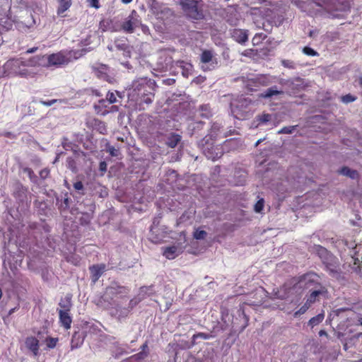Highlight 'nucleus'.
Instances as JSON below:
<instances>
[{
	"mask_svg": "<svg viewBox=\"0 0 362 362\" xmlns=\"http://www.w3.org/2000/svg\"><path fill=\"white\" fill-rule=\"evenodd\" d=\"M74 188L77 190H83V184L81 181H77L74 183Z\"/></svg>",
	"mask_w": 362,
	"mask_h": 362,
	"instance_id": "nucleus-51",
	"label": "nucleus"
},
{
	"mask_svg": "<svg viewBox=\"0 0 362 362\" xmlns=\"http://www.w3.org/2000/svg\"><path fill=\"white\" fill-rule=\"evenodd\" d=\"M281 65L286 68L288 69H294L295 68V63L292 60L289 59H283L281 62Z\"/></svg>",
	"mask_w": 362,
	"mask_h": 362,
	"instance_id": "nucleus-39",
	"label": "nucleus"
},
{
	"mask_svg": "<svg viewBox=\"0 0 362 362\" xmlns=\"http://www.w3.org/2000/svg\"><path fill=\"white\" fill-rule=\"evenodd\" d=\"M105 269V264H93L89 267L91 278L93 281H96L103 274Z\"/></svg>",
	"mask_w": 362,
	"mask_h": 362,
	"instance_id": "nucleus-14",
	"label": "nucleus"
},
{
	"mask_svg": "<svg viewBox=\"0 0 362 362\" xmlns=\"http://www.w3.org/2000/svg\"><path fill=\"white\" fill-rule=\"evenodd\" d=\"M316 251L329 275L339 279L341 277V271L338 259L320 245L317 246Z\"/></svg>",
	"mask_w": 362,
	"mask_h": 362,
	"instance_id": "nucleus-2",
	"label": "nucleus"
},
{
	"mask_svg": "<svg viewBox=\"0 0 362 362\" xmlns=\"http://www.w3.org/2000/svg\"><path fill=\"white\" fill-rule=\"evenodd\" d=\"M312 304H313L312 303L309 302V300H308L306 299V301H305V303L303 305V306L305 308V310H308L310 308V307L311 306V305H312Z\"/></svg>",
	"mask_w": 362,
	"mask_h": 362,
	"instance_id": "nucleus-58",
	"label": "nucleus"
},
{
	"mask_svg": "<svg viewBox=\"0 0 362 362\" xmlns=\"http://www.w3.org/2000/svg\"><path fill=\"white\" fill-rule=\"evenodd\" d=\"M67 261L75 266H78L80 264L81 258L78 255H71V257L67 258Z\"/></svg>",
	"mask_w": 362,
	"mask_h": 362,
	"instance_id": "nucleus-41",
	"label": "nucleus"
},
{
	"mask_svg": "<svg viewBox=\"0 0 362 362\" xmlns=\"http://www.w3.org/2000/svg\"><path fill=\"white\" fill-rule=\"evenodd\" d=\"M272 119V115L269 113H263L262 115H258L256 117V120L259 122V124H264L267 122H269Z\"/></svg>",
	"mask_w": 362,
	"mask_h": 362,
	"instance_id": "nucleus-30",
	"label": "nucleus"
},
{
	"mask_svg": "<svg viewBox=\"0 0 362 362\" xmlns=\"http://www.w3.org/2000/svg\"><path fill=\"white\" fill-rule=\"evenodd\" d=\"M148 354L146 352L141 351L136 354H134L132 356V358H134L135 359H144L147 356Z\"/></svg>",
	"mask_w": 362,
	"mask_h": 362,
	"instance_id": "nucleus-50",
	"label": "nucleus"
},
{
	"mask_svg": "<svg viewBox=\"0 0 362 362\" xmlns=\"http://www.w3.org/2000/svg\"><path fill=\"white\" fill-rule=\"evenodd\" d=\"M23 173H26L28 175V177L32 182H33V183L37 182V177L35 174L34 171L30 168H28V167L23 168Z\"/></svg>",
	"mask_w": 362,
	"mask_h": 362,
	"instance_id": "nucleus-29",
	"label": "nucleus"
},
{
	"mask_svg": "<svg viewBox=\"0 0 362 362\" xmlns=\"http://www.w3.org/2000/svg\"><path fill=\"white\" fill-rule=\"evenodd\" d=\"M95 128L100 134H105L107 133V127L105 123L99 119L94 120Z\"/></svg>",
	"mask_w": 362,
	"mask_h": 362,
	"instance_id": "nucleus-26",
	"label": "nucleus"
},
{
	"mask_svg": "<svg viewBox=\"0 0 362 362\" xmlns=\"http://www.w3.org/2000/svg\"><path fill=\"white\" fill-rule=\"evenodd\" d=\"M45 341L48 348L53 349L57 346L58 338L47 337Z\"/></svg>",
	"mask_w": 362,
	"mask_h": 362,
	"instance_id": "nucleus-35",
	"label": "nucleus"
},
{
	"mask_svg": "<svg viewBox=\"0 0 362 362\" xmlns=\"http://www.w3.org/2000/svg\"><path fill=\"white\" fill-rule=\"evenodd\" d=\"M312 304H313L312 303L309 302V300H308L306 299V301H305V303L303 305V306L305 308V310H308L310 308V307L311 306V305H312Z\"/></svg>",
	"mask_w": 362,
	"mask_h": 362,
	"instance_id": "nucleus-57",
	"label": "nucleus"
},
{
	"mask_svg": "<svg viewBox=\"0 0 362 362\" xmlns=\"http://www.w3.org/2000/svg\"><path fill=\"white\" fill-rule=\"evenodd\" d=\"M59 322L66 329L71 328L72 322L71 317L70 316L69 312H65L64 310H58Z\"/></svg>",
	"mask_w": 362,
	"mask_h": 362,
	"instance_id": "nucleus-15",
	"label": "nucleus"
},
{
	"mask_svg": "<svg viewBox=\"0 0 362 362\" xmlns=\"http://www.w3.org/2000/svg\"><path fill=\"white\" fill-rule=\"evenodd\" d=\"M129 293V289L127 286H108L102 296V299L104 301H107L110 305H115L117 299L127 298Z\"/></svg>",
	"mask_w": 362,
	"mask_h": 362,
	"instance_id": "nucleus-5",
	"label": "nucleus"
},
{
	"mask_svg": "<svg viewBox=\"0 0 362 362\" xmlns=\"http://www.w3.org/2000/svg\"><path fill=\"white\" fill-rule=\"evenodd\" d=\"M7 21H8V18H6V21H4V23L7 24V25H4V27H6V28H7L8 29L9 27L12 26V24L11 23H7Z\"/></svg>",
	"mask_w": 362,
	"mask_h": 362,
	"instance_id": "nucleus-64",
	"label": "nucleus"
},
{
	"mask_svg": "<svg viewBox=\"0 0 362 362\" xmlns=\"http://www.w3.org/2000/svg\"><path fill=\"white\" fill-rule=\"evenodd\" d=\"M256 83H257V82H256V81H255V80L249 81H248V83H247V88H248L249 90H253V88H250V86H252V84H255Z\"/></svg>",
	"mask_w": 362,
	"mask_h": 362,
	"instance_id": "nucleus-56",
	"label": "nucleus"
},
{
	"mask_svg": "<svg viewBox=\"0 0 362 362\" xmlns=\"http://www.w3.org/2000/svg\"><path fill=\"white\" fill-rule=\"evenodd\" d=\"M317 277L315 274H306L300 277L298 283H305V285L307 288H308L310 285H314L315 290L310 292V293L307 296V300L309 302L314 303L317 300V297L320 295H322L327 292L325 287L322 286V284L317 282L315 278Z\"/></svg>",
	"mask_w": 362,
	"mask_h": 362,
	"instance_id": "nucleus-4",
	"label": "nucleus"
},
{
	"mask_svg": "<svg viewBox=\"0 0 362 362\" xmlns=\"http://www.w3.org/2000/svg\"><path fill=\"white\" fill-rule=\"evenodd\" d=\"M148 349V345H147V342L144 343L142 346H141V349H142V351L145 352V350Z\"/></svg>",
	"mask_w": 362,
	"mask_h": 362,
	"instance_id": "nucleus-62",
	"label": "nucleus"
},
{
	"mask_svg": "<svg viewBox=\"0 0 362 362\" xmlns=\"http://www.w3.org/2000/svg\"><path fill=\"white\" fill-rule=\"evenodd\" d=\"M359 262H360V259L358 257L354 258V264L355 265L358 264V267L359 269V272L362 275V260H361V264H360Z\"/></svg>",
	"mask_w": 362,
	"mask_h": 362,
	"instance_id": "nucleus-53",
	"label": "nucleus"
},
{
	"mask_svg": "<svg viewBox=\"0 0 362 362\" xmlns=\"http://www.w3.org/2000/svg\"><path fill=\"white\" fill-rule=\"evenodd\" d=\"M107 151L109 152L110 155L112 157H118L120 154L119 150L116 149L114 146L108 145Z\"/></svg>",
	"mask_w": 362,
	"mask_h": 362,
	"instance_id": "nucleus-37",
	"label": "nucleus"
},
{
	"mask_svg": "<svg viewBox=\"0 0 362 362\" xmlns=\"http://www.w3.org/2000/svg\"><path fill=\"white\" fill-rule=\"evenodd\" d=\"M182 136L175 133H172L167 138L166 144L170 148H175L180 142Z\"/></svg>",
	"mask_w": 362,
	"mask_h": 362,
	"instance_id": "nucleus-20",
	"label": "nucleus"
},
{
	"mask_svg": "<svg viewBox=\"0 0 362 362\" xmlns=\"http://www.w3.org/2000/svg\"><path fill=\"white\" fill-rule=\"evenodd\" d=\"M180 5L186 16L192 20H202L204 18L202 1L196 0H181Z\"/></svg>",
	"mask_w": 362,
	"mask_h": 362,
	"instance_id": "nucleus-3",
	"label": "nucleus"
},
{
	"mask_svg": "<svg viewBox=\"0 0 362 362\" xmlns=\"http://www.w3.org/2000/svg\"><path fill=\"white\" fill-rule=\"evenodd\" d=\"M5 16H6V11L4 12V15L0 13V24L4 23L3 20L5 18V17H4Z\"/></svg>",
	"mask_w": 362,
	"mask_h": 362,
	"instance_id": "nucleus-60",
	"label": "nucleus"
},
{
	"mask_svg": "<svg viewBox=\"0 0 362 362\" xmlns=\"http://www.w3.org/2000/svg\"><path fill=\"white\" fill-rule=\"evenodd\" d=\"M213 57H214V54H213L212 51L205 49L202 52L200 59H201V62L204 64L211 62L210 65L212 66V68H211V69H214L218 64L217 60L216 59H214ZM202 69L204 71L211 70V69L205 68L204 66H202Z\"/></svg>",
	"mask_w": 362,
	"mask_h": 362,
	"instance_id": "nucleus-11",
	"label": "nucleus"
},
{
	"mask_svg": "<svg viewBox=\"0 0 362 362\" xmlns=\"http://www.w3.org/2000/svg\"><path fill=\"white\" fill-rule=\"evenodd\" d=\"M72 53L76 54V52L62 50L57 53L47 55V67L56 66L59 67L63 65L68 64L71 62Z\"/></svg>",
	"mask_w": 362,
	"mask_h": 362,
	"instance_id": "nucleus-7",
	"label": "nucleus"
},
{
	"mask_svg": "<svg viewBox=\"0 0 362 362\" xmlns=\"http://www.w3.org/2000/svg\"><path fill=\"white\" fill-rule=\"evenodd\" d=\"M141 103H146L147 105L151 104L153 102L154 98V93L147 94V95L138 96Z\"/></svg>",
	"mask_w": 362,
	"mask_h": 362,
	"instance_id": "nucleus-33",
	"label": "nucleus"
},
{
	"mask_svg": "<svg viewBox=\"0 0 362 362\" xmlns=\"http://www.w3.org/2000/svg\"><path fill=\"white\" fill-rule=\"evenodd\" d=\"M44 56H35L29 58L27 60L23 61V63L26 66L27 69L29 67H35L40 65V61Z\"/></svg>",
	"mask_w": 362,
	"mask_h": 362,
	"instance_id": "nucleus-22",
	"label": "nucleus"
},
{
	"mask_svg": "<svg viewBox=\"0 0 362 362\" xmlns=\"http://www.w3.org/2000/svg\"><path fill=\"white\" fill-rule=\"evenodd\" d=\"M200 109H201L202 111H206V113L205 115V116L206 117H208L209 116V115H211L210 114V111H209V106L208 105H202L200 107Z\"/></svg>",
	"mask_w": 362,
	"mask_h": 362,
	"instance_id": "nucleus-52",
	"label": "nucleus"
},
{
	"mask_svg": "<svg viewBox=\"0 0 362 362\" xmlns=\"http://www.w3.org/2000/svg\"><path fill=\"white\" fill-rule=\"evenodd\" d=\"M86 1L90 7L94 8L95 9H98L100 7L99 0H86Z\"/></svg>",
	"mask_w": 362,
	"mask_h": 362,
	"instance_id": "nucleus-44",
	"label": "nucleus"
},
{
	"mask_svg": "<svg viewBox=\"0 0 362 362\" xmlns=\"http://www.w3.org/2000/svg\"><path fill=\"white\" fill-rule=\"evenodd\" d=\"M92 70L97 78L110 82L109 76L110 68L107 65L103 64H97L92 66Z\"/></svg>",
	"mask_w": 362,
	"mask_h": 362,
	"instance_id": "nucleus-10",
	"label": "nucleus"
},
{
	"mask_svg": "<svg viewBox=\"0 0 362 362\" xmlns=\"http://www.w3.org/2000/svg\"><path fill=\"white\" fill-rule=\"evenodd\" d=\"M319 335L320 337H322V336H327V333L326 332V331L322 329L319 332Z\"/></svg>",
	"mask_w": 362,
	"mask_h": 362,
	"instance_id": "nucleus-61",
	"label": "nucleus"
},
{
	"mask_svg": "<svg viewBox=\"0 0 362 362\" xmlns=\"http://www.w3.org/2000/svg\"><path fill=\"white\" fill-rule=\"evenodd\" d=\"M303 52L305 54L308 55V56L315 57V56H318L319 55L317 52H316L315 50H314L313 49H312L310 47H305L303 49Z\"/></svg>",
	"mask_w": 362,
	"mask_h": 362,
	"instance_id": "nucleus-38",
	"label": "nucleus"
},
{
	"mask_svg": "<svg viewBox=\"0 0 362 362\" xmlns=\"http://www.w3.org/2000/svg\"><path fill=\"white\" fill-rule=\"evenodd\" d=\"M49 170L45 168L40 171L39 175L41 179L45 180L49 175Z\"/></svg>",
	"mask_w": 362,
	"mask_h": 362,
	"instance_id": "nucleus-46",
	"label": "nucleus"
},
{
	"mask_svg": "<svg viewBox=\"0 0 362 362\" xmlns=\"http://www.w3.org/2000/svg\"><path fill=\"white\" fill-rule=\"evenodd\" d=\"M141 25V18L135 10H133L121 25L122 30L127 33H133L136 28Z\"/></svg>",
	"mask_w": 362,
	"mask_h": 362,
	"instance_id": "nucleus-8",
	"label": "nucleus"
},
{
	"mask_svg": "<svg viewBox=\"0 0 362 362\" xmlns=\"http://www.w3.org/2000/svg\"><path fill=\"white\" fill-rule=\"evenodd\" d=\"M339 173L346 176L352 180H358L360 174L356 170H353L347 166H343L339 170Z\"/></svg>",
	"mask_w": 362,
	"mask_h": 362,
	"instance_id": "nucleus-17",
	"label": "nucleus"
},
{
	"mask_svg": "<svg viewBox=\"0 0 362 362\" xmlns=\"http://www.w3.org/2000/svg\"><path fill=\"white\" fill-rule=\"evenodd\" d=\"M242 54L245 57H254L257 54V50L253 49H245Z\"/></svg>",
	"mask_w": 362,
	"mask_h": 362,
	"instance_id": "nucleus-42",
	"label": "nucleus"
},
{
	"mask_svg": "<svg viewBox=\"0 0 362 362\" xmlns=\"http://www.w3.org/2000/svg\"><path fill=\"white\" fill-rule=\"evenodd\" d=\"M28 191V189L23 186L21 184H18L16 186V190L13 192V196L16 198H20L23 195H25L26 192Z\"/></svg>",
	"mask_w": 362,
	"mask_h": 362,
	"instance_id": "nucleus-25",
	"label": "nucleus"
},
{
	"mask_svg": "<svg viewBox=\"0 0 362 362\" xmlns=\"http://www.w3.org/2000/svg\"><path fill=\"white\" fill-rule=\"evenodd\" d=\"M282 93V91L278 90L276 86L267 88L261 93L260 97L263 98H269L274 95H278Z\"/></svg>",
	"mask_w": 362,
	"mask_h": 362,
	"instance_id": "nucleus-23",
	"label": "nucleus"
},
{
	"mask_svg": "<svg viewBox=\"0 0 362 362\" xmlns=\"http://www.w3.org/2000/svg\"><path fill=\"white\" fill-rule=\"evenodd\" d=\"M58 101V100L57 99H52V100H40V103H41L42 105H45V106H51L54 104H55Z\"/></svg>",
	"mask_w": 362,
	"mask_h": 362,
	"instance_id": "nucleus-48",
	"label": "nucleus"
},
{
	"mask_svg": "<svg viewBox=\"0 0 362 362\" xmlns=\"http://www.w3.org/2000/svg\"><path fill=\"white\" fill-rule=\"evenodd\" d=\"M323 319H324V315L323 314H318L317 315L312 317L309 320L308 325L311 327H313L319 325L321 322H322Z\"/></svg>",
	"mask_w": 362,
	"mask_h": 362,
	"instance_id": "nucleus-28",
	"label": "nucleus"
},
{
	"mask_svg": "<svg viewBox=\"0 0 362 362\" xmlns=\"http://www.w3.org/2000/svg\"><path fill=\"white\" fill-rule=\"evenodd\" d=\"M207 236V233L204 230L197 228L193 233V237L196 240H204Z\"/></svg>",
	"mask_w": 362,
	"mask_h": 362,
	"instance_id": "nucleus-31",
	"label": "nucleus"
},
{
	"mask_svg": "<svg viewBox=\"0 0 362 362\" xmlns=\"http://www.w3.org/2000/svg\"><path fill=\"white\" fill-rule=\"evenodd\" d=\"M25 346L32 351L35 356L39 354V341L35 337H28L25 341Z\"/></svg>",
	"mask_w": 362,
	"mask_h": 362,
	"instance_id": "nucleus-13",
	"label": "nucleus"
},
{
	"mask_svg": "<svg viewBox=\"0 0 362 362\" xmlns=\"http://www.w3.org/2000/svg\"><path fill=\"white\" fill-rule=\"evenodd\" d=\"M134 92L137 96L153 94V83L147 78H141L135 81L133 83Z\"/></svg>",
	"mask_w": 362,
	"mask_h": 362,
	"instance_id": "nucleus-9",
	"label": "nucleus"
},
{
	"mask_svg": "<svg viewBox=\"0 0 362 362\" xmlns=\"http://www.w3.org/2000/svg\"><path fill=\"white\" fill-rule=\"evenodd\" d=\"M217 149L214 146H211L210 147L204 148L203 152L208 159L215 160L220 157V153L216 152Z\"/></svg>",
	"mask_w": 362,
	"mask_h": 362,
	"instance_id": "nucleus-19",
	"label": "nucleus"
},
{
	"mask_svg": "<svg viewBox=\"0 0 362 362\" xmlns=\"http://www.w3.org/2000/svg\"><path fill=\"white\" fill-rule=\"evenodd\" d=\"M117 47L119 49H125V45L124 44H122V45H116Z\"/></svg>",
	"mask_w": 362,
	"mask_h": 362,
	"instance_id": "nucleus-63",
	"label": "nucleus"
},
{
	"mask_svg": "<svg viewBox=\"0 0 362 362\" xmlns=\"http://www.w3.org/2000/svg\"><path fill=\"white\" fill-rule=\"evenodd\" d=\"M163 255L168 259H175L178 255L177 247L173 245L165 247L163 252Z\"/></svg>",
	"mask_w": 362,
	"mask_h": 362,
	"instance_id": "nucleus-21",
	"label": "nucleus"
},
{
	"mask_svg": "<svg viewBox=\"0 0 362 362\" xmlns=\"http://www.w3.org/2000/svg\"><path fill=\"white\" fill-rule=\"evenodd\" d=\"M264 199H260L257 202V203L255 204L254 209L256 212L259 213L262 211V210L264 208Z\"/></svg>",
	"mask_w": 362,
	"mask_h": 362,
	"instance_id": "nucleus-40",
	"label": "nucleus"
},
{
	"mask_svg": "<svg viewBox=\"0 0 362 362\" xmlns=\"http://www.w3.org/2000/svg\"><path fill=\"white\" fill-rule=\"evenodd\" d=\"M267 35L263 33H256L252 40L253 45H258L267 38Z\"/></svg>",
	"mask_w": 362,
	"mask_h": 362,
	"instance_id": "nucleus-27",
	"label": "nucleus"
},
{
	"mask_svg": "<svg viewBox=\"0 0 362 362\" xmlns=\"http://www.w3.org/2000/svg\"><path fill=\"white\" fill-rule=\"evenodd\" d=\"M357 99V97L350 93L342 95L340 98L343 103L348 104L354 102Z\"/></svg>",
	"mask_w": 362,
	"mask_h": 362,
	"instance_id": "nucleus-32",
	"label": "nucleus"
},
{
	"mask_svg": "<svg viewBox=\"0 0 362 362\" xmlns=\"http://www.w3.org/2000/svg\"><path fill=\"white\" fill-rule=\"evenodd\" d=\"M307 310L302 305L300 309H298L297 311H296L293 314L294 317H298L300 315L305 313Z\"/></svg>",
	"mask_w": 362,
	"mask_h": 362,
	"instance_id": "nucleus-49",
	"label": "nucleus"
},
{
	"mask_svg": "<svg viewBox=\"0 0 362 362\" xmlns=\"http://www.w3.org/2000/svg\"><path fill=\"white\" fill-rule=\"evenodd\" d=\"M100 170L101 171H106L107 170V164L105 161H102L100 163Z\"/></svg>",
	"mask_w": 362,
	"mask_h": 362,
	"instance_id": "nucleus-55",
	"label": "nucleus"
},
{
	"mask_svg": "<svg viewBox=\"0 0 362 362\" xmlns=\"http://www.w3.org/2000/svg\"><path fill=\"white\" fill-rule=\"evenodd\" d=\"M107 100L109 104H112L117 102V98L112 92H108L107 94Z\"/></svg>",
	"mask_w": 362,
	"mask_h": 362,
	"instance_id": "nucleus-45",
	"label": "nucleus"
},
{
	"mask_svg": "<svg viewBox=\"0 0 362 362\" xmlns=\"http://www.w3.org/2000/svg\"><path fill=\"white\" fill-rule=\"evenodd\" d=\"M69 206V198H64L63 202L61 203L60 206H59V209L62 211L66 210Z\"/></svg>",
	"mask_w": 362,
	"mask_h": 362,
	"instance_id": "nucleus-43",
	"label": "nucleus"
},
{
	"mask_svg": "<svg viewBox=\"0 0 362 362\" xmlns=\"http://www.w3.org/2000/svg\"><path fill=\"white\" fill-rule=\"evenodd\" d=\"M296 127L297 126L284 127L278 132V134H291L296 129Z\"/></svg>",
	"mask_w": 362,
	"mask_h": 362,
	"instance_id": "nucleus-36",
	"label": "nucleus"
},
{
	"mask_svg": "<svg viewBox=\"0 0 362 362\" xmlns=\"http://www.w3.org/2000/svg\"><path fill=\"white\" fill-rule=\"evenodd\" d=\"M138 303V300L136 299H132L129 303V308L132 309L136 304Z\"/></svg>",
	"mask_w": 362,
	"mask_h": 362,
	"instance_id": "nucleus-54",
	"label": "nucleus"
},
{
	"mask_svg": "<svg viewBox=\"0 0 362 362\" xmlns=\"http://www.w3.org/2000/svg\"><path fill=\"white\" fill-rule=\"evenodd\" d=\"M83 339L81 337L80 334L77 332L74 333L71 341V349L80 347L83 344Z\"/></svg>",
	"mask_w": 362,
	"mask_h": 362,
	"instance_id": "nucleus-24",
	"label": "nucleus"
},
{
	"mask_svg": "<svg viewBox=\"0 0 362 362\" xmlns=\"http://www.w3.org/2000/svg\"><path fill=\"white\" fill-rule=\"evenodd\" d=\"M305 5L310 15L332 19L343 18L351 8L350 0H310Z\"/></svg>",
	"mask_w": 362,
	"mask_h": 362,
	"instance_id": "nucleus-1",
	"label": "nucleus"
},
{
	"mask_svg": "<svg viewBox=\"0 0 362 362\" xmlns=\"http://www.w3.org/2000/svg\"><path fill=\"white\" fill-rule=\"evenodd\" d=\"M107 107V100L105 99L100 100L98 101V104L94 105L95 110L97 113H100L102 111V108H105Z\"/></svg>",
	"mask_w": 362,
	"mask_h": 362,
	"instance_id": "nucleus-34",
	"label": "nucleus"
},
{
	"mask_svg": "<svg viewBox=\"0 0 362 362\" xmlns=\"http://www.w3.org/2000/svg\"><path fill=\"white\" fill-rule=\"evenodd\" d=\"M5 69L11 74L21 76L22 77H34L35 73L27 69L26 66L23 63L21 59H13L6 62L4 65Z\"/></svg>",
	"mask_w": 362,
	"mask_h": 362,
	"instance_id": "nucleus-6",
	"label": "nucleus"
},
{
	"mask_svg": "<svg viewBox=\"0 0 362 362\" xmlns=\"http://www.w3.org/2000/svg\"><path fill=\"white\" fill-rule=\"evenodd\" d=\"M37 49H38V47H32V48L28 49L26 51V53H28V54L34 53V52H35Z\"/></svg>",
	"mask_w": 362,
	"mask_h": 362,
	"instance_id": "nucleus-59",
	"label": "nucleus"
},
{
	"mask_svg": "<svg viewBox=\"0 0 362 362\" xmlns=\"http://www.w3.org/2000/svg\"><path fill=\"white\" fill-rule=\"evenodd\" d=\"M232 38L240 44H245L248 40V30L235 28L231 31Z\"/></svg>",
	"mask_w": 362,
	"mask_h": 362,
	"instance_id": "nucleus-12",
	"label": "nucleus"
},
{
	"mask_svg": "<svg viewBox=\"0 0 362 362\" xmlns=\"http://www.w3.org/2000/svg\"><path fill=\"white\" fill-rule=\"evenodd\" d=\"M71 298L72 295L69 293L67 294L64 298H62L59 303L61 308L59 310L70 312L72 307Z\"/></svg>",
	"mask_w": 362,
	"mask_h": 362,
	"instance_id": "nucleus-18",
	"label": "nucleus"
},
{
	"mask_svg": "<svg viewBox=\"0 0 362 362\" xmlns=\"http://www.w3.org/2000/svg\"><path fill=\"white\" fill-rule=\"evenodd\" d=\"M58 2V7L57 9V14L59 16H64V13L68 11L72 5V0H57Z\"/></svg>",
	"mask_w": 362,
	"mask_h": 362,
	"instance_id": "nucleus-16",
	"label": "nucleus"
},
{
	"mask_svg": "<svg viewBox=\"0 0 362 362\" xmlns=\"http://www.w3.org/2000/svg\"><path fill=\"white\" fill-rule=\"evenodd\" d=\"M199 337L204 339H209L211 337V335L209 334L204 333V332H199V333L193 335L194 339L199 338Z\"/></svg>",
	"mask_w": 362,
	"mask_h": 362,
	"instance_id": "nucleus-47",
	"label": "nucleus"
}]
</instances>
